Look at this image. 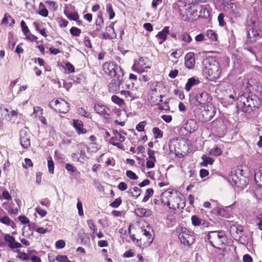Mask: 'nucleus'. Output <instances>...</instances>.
Masks as SVG:
<instances>
[{
    "label": "nucleus",
    "instance_id": "obj_1",
    "mask_svg": "<svg viewBox=\"0 0 262 262\" xmlns=\"http://www.w3.org/2000/svg\"><path fill=\"white\" fill-rule=\"evenodd\" d=\"M204 72L209 77L210 80L219 78L221 75V69L219 63L213 58H207L203 60Z\"/></svg>",
    "mask_w": 262,
    "mask_h": 262
},
{
    "label": "nucleus",
    "instance_id": "obj_2",
    "mask_svg": "<svg viewBox=\"0 0 262 262\" xmlns=\"http://www.w3.org/2000/svg\"><path fill=\"white\" fill-rule=\"evenodd\" d=\"M237 100V107L244 112L250 113L259 107V103L256 99H254L251 96L247 97L242 95L239 96Z\"/></svg>",
    "mask_w": 262,
    "mask_h": 262
},
{
    "label": "nucleus",
    "instance_id": "obj_3",
    "mask_svg": "<svg viewBox=\"0 0 262 262\" xmlns=\"http://www.w3.org/2000/svg\"><path fill=\"white\" fill-rule=\"evenodd\" d=\"M103 70L104 73L111 77L117 78L119 80L117 82V86L114 90L116 91L118 90V85L120 83V80H123L124 73L120 66L113 62H105L103 65Z\"/></svg>",
    "mask_w": 262,
    "mask_h": 262
},
{
    "label": "nucleus",
    "instance_id": "obj_4",
    "mask_svg": "<svg viewBox=\"0 0 262 262\" xmlns=\"http://www.w3.org/2000/svg\"><path fill=\"white\" fill-rule=\"evenodd\" d=\"M206 239L210 245L217 249L224 245L226 242V236L223 231H211L208 232Z\"/></svg>",
    "mask_w": 262,
    "mask_h": 262
},
{
    "label": "nucleus",
    "instance_id": "obj_5",
    "mask_svg": "<svg viewBox=\"0 0 262 262\" xmlns=\"http://www.w3.org/2000/svg\"><path fill=\"white\" fill-rule=\"evenodd\" d=\"M176 231L178 233L179 238L184 245L189 246L194 242L195 236L193 233L186 228L179 226L177 228Z\"/></svg>",
    "mask_w": 262,
    "mask_h": 262
},
{
    "label": "nucleus",
    "instance_id": "obj_6",
    "mask_svg": "<svg viewBox=\"0 0 262 262\" xmlns=\"http://www.w3.org/2000/svg\"><path fill=\"white\" fill-rule=\"evenodd\" d=\"M238 172L239 169H238V171H232L229 177V181L233 186L243 188L245 187L246 182L242 174L239 176L238 175Z\"/></svg>",
    "mask_w": 262,
    "mask_h": 262
},
{
    "label": "nucleus",
    "instance_id": "obj_7",
    "mask_svg": "<svg viewBox=\"0 0 262 262\" xmlns=\"http://www.w3.org/2000/svg\"><path fill=\"white\" fill-rule=\"evenodd\" d=\"M150 68V61L146 57H141L138 60H135L133 66V70L139 73L144 72L146 69H149Z\"/></svg>",
    "mask_w": 262,
    "mask_h": 262
},
{
    "label": "nucleus",
    "instance_id": "obj_8",
    "mask_svg": "<svg viewBox=\"0 0 262 262\" xmlns=\"http://www.w3.org/2000/svg\"><path fill=\"white\" fill-rule=\"evenodd\" d=\"M78 152L79 153V157L80 158L79 160V162L83 163L87 161L88 157L86 156L85 149H86L88 152H96L97 151L99 147L96 146L95 149L91 150V147H88L86 144L83 143H80L77 144Z\"/></svg>",
    "mask_w": 262,
    "mask_h": 262
},
{
    "label": "nucleus",
    "instance_id": "obj_9",
    "mask_svg": "<svg viewBox=\"0 0 262 262\" xmlns=\"http://www.w3.org/2000/svg\"><path fill=\"white\" fill-rule=\"evenodd\" d=\"M55 106V110L61 113H66L69 111V104L62 99H57L55 101H51L49 106L51 108Z\"/></svg>",
    "mask_w": 262,
    "mask_h": 262
},
{
    "label": "nucleus",
    "instance_id": "obj_10",
    "mask_svg": "<svg viewBox=\"0 0 262 262\" xmlns=\"http://www.w3.org/2000/svg\"><path fill=\"white\" fill-rule=\"evenodd\" d=\"M195 105L204 107L205 105L212 100V97L206 92H203L197 94L195 97Z\"/></svg>",
    "mask_w": 262,
    "mask_h": 262
},
{
    "label": "nucleus",
    "instance_id": "obj_11",
    "mask_svg": "<svg viewBox=\"0 0 262 262\" xmlns=\"http://www.w3.org/2000/svg\"><path fill=\"white\" fill-rule=\"evenodd\" d=\"M184 203L180 196L177 193H174L173 195L171 198L169 202V206H167L169 208L173 209H177L183 208L184 207Z\"/></svg>",
    "mask_w": 262,
    "mask_h": 262
},
{
    "label": "nucleus",
    "instance_id": "obj_12",
    "mask_svg": "<svg viewBox=\"0 0 262 262\" xmlns=\"http://www.w3.org/2000/svg\"><path fill=\"white\" fill-rule=\"evenodd\" d=\"M94 110L96 113L103 116L105 118H108L111 114V110L107 106L101 103L95 104Z\"/></svg>",
    "mask_w": 262,
    "mask_h": 262
},
{
    "label": "nucleus",
    "instance_id": "obj_13",
    "mask_svg": "<svg viewBox=\"0 0 262 262\" xmlns=\"http://www.w3.org/2000/svg\"><path fill=\"white\" fill-rule=\"evenodd\" d=\"M20 143L23 147L27 148L30 146V135L26 130L20 132Z\"/></svg>",
    "mask_w": 262,
    "mask_h": 262
},
{
    "label": "nucleus",
    "instance_id": "obj_14",
    "mask_svg": "<svg viewBox=\"0 0 262 262\" xmlns=\"http://www.w3.org/2000/svg\"><path fill=\"white\" fill-rule=\"evenodd\" d=\"M244 232L243 226L241 225L234 224L230 226V232L235 239H237Z\"/></svg>",
    "mask_w": 262,
    "mask_h": 262
},
{
    "label": "nucleus",
    "instance_id": "obj_15",
    "mask_svg": "<svg viewBox=\"0 0 262 262\" xmlns=\"http://www.w3.org/2000/svg\"><path fill=\"white\" fill-rule=\"evenodd\" d=\"M163 97L160 93H148V100L151 105H158L159 102L162 101Z\"/></svg>",
    "mask_w": 262,
    "mask_h": 262
},
{
    "label": "nucleus",
    "instance_id": "obj_16",
    "mask_svg": "<svg viewBox=\"0 0 262 262\" xmlns=\"http://www.w3.org/2000/svg\"><path fill=\"white\" fill-rule=\"evenodd\" d=\"M236 240L238 241L241 244L250 246L252 244V235L248 233L244 232Z\"/></svg>",
    "mask_w": 262,
    "mask_h": 262
},
{
    "label": "nucleus",
    "instance_id": "obj_17",
    "mask_svg": "<svg viewBox=\"0 0 262 262\" xmlns=\"http://www.w3.org/2000/svg\"><path fill=\"white\" fill-rule=\"evenodd\" d=\"M4 239L5 241L8 243L9 247L12 249L21 247V245L16 242L13 236L9 234H5Z\"/></svg>",
    "mask_w": 262,
    "mask_h": 262
},
{
    "label": "nucleus",
    "instance_id": "obj_18",
    "mask_svg": "<svg viewBox=\"0 0 262 262\" xmlns=\"http://www.w3.org/2000/svg\"><path fill=\"white\" fill-rule=\"evenodd\" d=\"M185 66L189 69H191L194 68L195 59L194 55L191 52L187 53L185 57Z\"/></svg>",
    "mask_w": 262,
    "mask_h": 262
},
{
    "label": "nucleus",
    "instance_id": "obj_19",
    "mask_svg": "<svg viewBox=\"0 0 262 262\" xmlns=\"http://www.w3.org/2000/svg\"><path fill=\"white\" fill-rule=\"evenodd\" d=\"M215 113V108L211 105H207L206 107H205L203 116L205 117L206 121H209L214 116Z\"/></svg>",
    "mask_w": 262,
    "mask_h": 262
},
{
    "label": "nucleus",
    "instance_id": "obj_20",
    "mask_svg": "<svg viewBox=\"0 0 262 262\" xmlns=\"http://www.w3.org/2000/svg\"><path fill=\"white\" fill-rule=\"evenodd\" d=\"M194 11L195 10L196 12L199 11V14L196 13L195 16L198 17L202 16L204 17H208L209 15V10L204 6L202 5H198L193 8Z\"/></svg>",
    "mask_w": 262,
    "mask_h": 262
},
{
    "label": "nucleus",
    "instance_id": "obj_21",
    "mask_svg": "<svg viewBox=\"0 0 262 262\" xmlns=\"http://www.w3.org/2000/svg\"><path fill=\"white\" fill-rule=\"evenodd\" d=\"M174 193L171 191H165L161 195V202L164 205L169 206V202Z\"/></svg>",
    "mask_w": 262,
    "mask_h": 262
},
{
    "label": "nucleus",
    "instance_id": "obj_22",
    "mask_svg": "<svg viewBox=\"0 0 262 262\" xmlns=\"http://www.w3.org/2000/svg\"><path fill=\"white\" fill-rule=\"evenodd\" d=\"M14 204L12 202H4L2 204L3 207L8 211L9 214L16 215L18 213V209L17 208H14Z\"/></svg>",
    "mask_w": 262,
    "mask_h": 262
},
{
    "label": "nucleus",
    "instance_id": "obj_23",
    "mask_svg": "<svg viewBox=\"0 0 262 262\" xmlns=\"http://www.w3.org/2000/svg\"><path fill=\"white\" fill-rule=\"evenodd\" d=\"M192 224L194 226L207 227L208 223L203 220L196 215H192L191 217Z\"/></svg>",
    "mask_w": 262,
    "mask_h": 262
},
{
    "label": "nucleus",
    "instance_id": "obj_24",
    "mask_svg": "<svg viewBox=\"0 0 262 262\" xmlns=\"http://www.w3.org/2000/svg\"><path fill=\"white\" fill-rule=\"evenodd\" d=\"M200 83L198 78L192 77L188 79L185 84V89L187 92H189L192 88Z\"/></svg>",
    "mask_w": 262,
    "mask_h": 262
},
{
    "label": "nucleus",
    "instance_id": "obj_25",
    "mask_svg": "<svg viewBox=\"0 0 262 262\" xmlns=\"http://www.w3.org/2000/svg\"><path fill=\"white\" fill-rule=\"evenodd\" d=\"M184 128L190 133L194 132L197 129L196 121L192 119L187 120L184 124Z\"/></svg>",
    "mask_w": 262,
    "mask_h": 262
},
{
    "label": "nucleus",
    "instance_id": "obj_26",
    "mask_svg": "<svg viewBox=\"0 0 262 262\" xmlns=\"http://www.w3.org/2000/svg\"><path fill=\"white\" fill-rule=\"evenodd\" d=\"M136 215L139 217L149 216L151 215L152 212L150 209L138 208L135 209Z\"/></svg>",
    "mask_w": 262,
    "mask_h": 262
},
{
    "label": "nucleus",
    "instance_id": "obj_27",
    "mask_svg": "<svg viewBox=\"0 0 262 262\" xmlns=\"http://www.w3.org/2000/svg\"><path fill=\"white\" fill-rule=\"evenodd\" d=\"M73 126L79 135L86 133V130L83 127V124L81 121L74 120Z\"/></svg>",
    "mask_w": 262,
    "mask_h": 262
},
{
    "label": "nucleus",
    "instance_id": "obj_28",
    "mask_svg": "<svg viewBox=\"0 0 262 262\" xmlns=\"http://www.w3.org/2000/svg\"><path fill=\"white\" fill-rule=\"evenodd\" d=\"M201 159L202 161L200 163V165L203 167H207L208 165H212L214 161V159L206 155H203Z\"/></svg>",
    "mask_w": 262,
    "mask_h": 262
},
{
    "label": "nucleus",
    "instance_id": "obj_29",
    "mask_svg": "<svg viewBox=\"0 0 262 262\" xmlns=\"http://www.w3.org/2000/svg\"><path fill=\"white\" fill-rule=\"evenodd\" d=\"M14 19L8 13H5L2 19V24L3 25H9L10 26L14 24Z\"/></svg>",
    "mask_w": 262,
    "mask_h": 262
},
{
    "label": "nucleus",
    "instance_id": "obj_30",
    "mask_svg": "<svg viewBox=\"0 0 262 262\" xmlns=\"http://www.w3.org/2000/svg\"><path fill=\"white\" fill-rule=\"evenodd\" d=\"M64 13L70 20L76 21L79 18V15L76 12H70L68 10H64Z\"/></svg>",
    "mask_w": 262,
    "mask_h": 262
},
{
    "label": "nucleus",
    "instance_id": "obj_31",
    "mask_svg": "<svg viewBox=\"0 0 262 262\" xmlns=\"http://www.w3.org/2000/svg\"><path fill=\"white\" fill-rule=\"evenodd\" d=\"M119 80H118V79L115 78H114V79L112 80V82H111V83L109 84V86H108L110 91H111L115 93H117L119 92V91L120 90V85L122 80H120V83H119V84H118V85L117 86L118 90L116 91H115L114 90V89H116V86H117V82Z\"/></svg>",
    "mask_w": 262,
    "mask_h": 262
},
{
    "label": "nucleus",
    "instance_id": "obj_32",
    "mask_svg": "<svg viewBox=\"0 0 262 262\" xmlns=\"http://www.w3.org/2000/svg\"><path fill=\"white\" fill-rule=\"evenodd\" d=\"M120 94L127 99L128 101H132L136 98L135 94L129 91L122 90L121 91Z\"/></svg>",
    "mask_w": 262,
    "mask_h": 262
},
{
    "label": "nucleus",
    "instance_id": "obj_33",
    "mask_svg": "<svg viewBox=\"0 0 262 262\" xmlns=\"http://www.w3.org/2000/svg\"><path fill=\"white\" fill-rule=\"evenodd\" d=\"M260 34H247V42L252 43L260 38Z\"/></svg>",
    "mask_w": 262,
    "mask_h": 262
},
{
    "label": "nucleus",
    "instance_id": "obj_34",
    "mask_svg": "<svg viewBox=\"0 0 262 262\" xmlns=\"http://www.w3.org/2000/svg\"><path fill=\"white\" fill-rule=\"evenodd\" d=\"M88 226L91 231L92 232V237L93 238L95 237V233L97 231V227L95 225L94 222L93 220L90 219L87 221Z\"/></svg>",
    "mask_w": 262,
    "mask_h": 262
},
{
    "label": "nucleus",
    "instance_id": "obj_35",
    "mask_svg": "<svg viewBox=\"0 0 262 262\" xmlns=\"http://www.w3.org/2000/svg\"><path fill=\"white\" fill-rule=\"evenodd\" d=\"M112 101L119 106H122L125 104L124 101L116 95H113L111 97Z\"/></svg>",
    "mask_w": 262,
    "mask_h": 262
},
{
    "label": "nucleus",
    "instance_id": "obj_36",
    "mask_svg": "<svg viewBox=\"0 0 262 262\" xmlns=\"http://www.w3.org/2000/svg\"><path fill=\"white\" fill-rule=\"evenodd\" d=\"M0 222L4 224L10 226H12L14 224L13 221L10 220L8 216H2L1 214L0 215Z\"/></svg>",
    "mask_w": 262,
    "mask_h": 262
},
{
    "label": "nucleus",
    "instance_id": "obj_37",
    "mask_svg": "<svg viewBox=\"0 0 262 262\" xmlns=\"http://www.w3.org/2000/svg\"><path fill=\"white\" fill-rule=\"evenodd\" d=\"M222 153L221 149L218 147H215L209 151V154L211 156H219Z\"/></svg>",
    "mask_w": 262,
    "mask_h": 262
},
{
    "label": "nucleus",
    "instance_id": "obj_38",
    "mask_svg": "<svg viewBox=\"0 0 262 262\" xmlns=\"http://www.w3.org/2000/svg\"><path fill=\"white\" fill-rule=\"evenodd\" d=\"M129 192L133 196H135L136 198H137L140 195L141 190L137 187H135L133 189H130Z\"/></svg>",
    "mask_w": 262,
    "mask_h": 262
},
{
    "label": "nucleus",
    "instance_id": "obj_39",
    "mask_svg": "<svg viewBox=\"0 0 262 262\" xmlns=\"http://www.w3.org/2000/svg\"><path fill=\"white\" fill-rule=\"evenodd\" d=\"M149 93H160V86L158 85V83H153L150 85V90Z\"/></svg>",
    "mask_w": 262,
    "mask_h": 262
},
{
    "label": "nucleus",
    "instance_id": "obj_40",
    "mask_svg": "<svg viewBox=\"0 0 262 262\" xmlns=\"http://www.w3.org/2000/svg\"><path fill=\"white\" fill-rule=\"evenodd\" d=\"M49 8L53 11H56L58 9V5L54 1L48 0L46 2Z\"/></svg>",
    "mask_w": 262,
    "mask_h": 262
},
{
    "label": "nucleus",
    "instance_id": "obj_41",
    "mask_svg": "<svg viewBox=\"0 0 262 262\" xmlns=\"http://www.w3.org/2000/svg\"><path fill=\"white\" fill-rule=\"evenodd\" d=\"M17 41V38L14 36V35L13 34H11L9 36V48L13 49Z\"/></svg>",
    "mask_w": 262,
    "mask_h": 262
},
{
    "label": "nucleus",
    "instance_id": "obj_42",
    "mask_svg": "<svg viewBox=\"0 0 262 262\" xmlns=\"http://www.w3.org/2000/svg\"><path fill=\"white\" fill-rule=\"evenodd\" d=\"M154 190L152 188H148L146 190L145 195L144 196L142 202H146L148 199L153 195Z\"/></svg>",
    "mask_w": 262,
    "mask_h": 262
},
{
    "label": "nucleus",
    "instance_id": "obj_43",
    "mask_svg": "<svg viewBox=\"0 0 262 262\" xmlns=\"http://www.w3.org/2000/svg\"><path fill=\"white\" fill-rule=\"evenodd\" d=\"M155 39L158 43L160 45L162 44L166 39V34H157L155 36Z\"/></svg>",
    "mask_w": 262,
    "mask_h": 262
},
{
    "label": "nucleus",
    "instance_id": "obj_44",
    "mask_svg": "<svg viewBox=\"0 0 262 262\" xmlns=\"http://www.w3.org/2000/svg\"><path fill=\"white\" fill-rule=\"evenodd\" d=\"M152 133L155 138H161L163 136L162 132L158 127H154L152 129Z\"/></svg>",
    "mask_w": 262,
    "mask_h": 262
},
{
    "label": "nucleus",
    "instance_id": "obj_45",
    "mask_svg": "<svg viewBox=\"0 0 262 262\" xmlns=\"http://www.w3.org/2000/svg\"><path fill=\"white\" fill-rule=\"evenodd\" d=\"M106 11L109 15L110 19H113L114 17L115 14L113 10V8L111 4H107L106 5Z\"/></svg>",
    "mask_w": 262,
    "mask_h": 262
},
{
    "label": "nucleus",
    "instance_id": "obj_46",
    "mask_svg": "<svg viewBox=\"0 0 262 262\" xmlns=\"http://www.w3.org/2000/svg\"><path fill=\"white\" fill-rule=\"evenodd\" d=\"M125 138L121 134L117 135V136H113L111 138L110 141H117L120 142H123L125 141Z\"/></svg>",
    "mask_w": 262,
    "mask_h": 262
},
{
    "label": "nucleus",
    "instance_id": "obj_47",
    "mask_svg": "<svg viewBox=\"0 0 262 262\" xmlns=\"http://www.w3.org/2000/svg\"><path fill=\"white\" fill-rule=\"evenodd\" d=\"M206 40L208 43L217 40V34H206Z\"/></svg>",
    "mask_w": 262,
    "mask_h": 262
},
{
    "label": "nucleus",
    "instance_id": "obj_48",
    "mask_svg": "<svg viewBox=\"0 0 262 262\" xmlns=\"http://www.w3.org/2000/svg\"><path fill=\"white\" fill-rule=\"evenodd\" d=\"M38 13L43 17H47L48 15V10L43 7L41 3L39 5V11Z\"/></svg>",
    "mask_w": 262,
    "mask_h": 262
},
{
    "label": "nucleus",
    "instance_id": "obj_49",
    "mask_svg": "<svg viewBox=\"0 0 262 262\" xmlns=\"http://www.w3.org/2000/svg\"><path fill=\"white\" fill-rule=\"evenodd\" d=\"M48 167L49 169V172L50 173L53 174L54 173V165L53 160L51 158L49 160H48Z\"/></svg>",
    "mask_w": 262,
    "mask_h": 262
},
{
    "label": "nucleus",
    "instance_id": "obj_50",
    "mask_svg": "<svg viewBox=\"0 0 262 262\" xmlns=\"http://www.w3.org/2000/svg\"><path fill=\"white\" fill-rule=\"evenodd\" d=\"M126 176L131 180H136L138 179V176L133 171L128 170L126 172Z\"/></svg>",
    "mask_w": 262,
    "mask_h": 262
},
{
    "label": "nucleus",
    "instance_id": "obj_51",
    "mask_svg": "<svg viewBox=\"0 0 262 262\" xmlns=\"http://www.w3.org/2000/svg\"><path fill=\"white\" fill-rule=\"evenodd\" d=\"M121 203L122 200L121 198H118L115 199L113 202L111 203L110 206L112 208H117L121 204Z\"/></svg>",
    "mask_w": 262,
    "mask_h": 262
},
{
    "label": "nucleus",
    "instance_id": "obj_52",
    "mask_svg": "<svg viewBox=\"0 0 262 262\" xmlns=\"http://www.w3.org/2000/svg\"><path fill=\"white\" fill-rule=\"evenodd\" d=\"M17 252L19 253V254L17 256V257L23 260H27L29 258V256L26 253L20 252L19 250H17Z\"/></svg>",
    "mask_w": 262,
    "mask_h": 262
},
{
    "label": "nucleus",
    "instance_id": "obj_53",
    "mask_svg": "<svg viewBox=\"0 0 262 262\" xmlns=\"http://www.w3.org/2000/svg\"><path fill=\"white\" fill-rule=\"evenodd\" d=\"M256 225L260 230H262V212L256 218Z\"/></svg>",
    "mask_w": 262,
    "mask_h": 262
},
{
    "label": "nucleus",
    "instance_id": "obj_54",
    "mask_svg": "<svg viewBox=\"0 0 262 262\" xmlns=\"http://www.w3.org/2000/svg\"><path fill=\"white\" fill-rule=\"evenodd\" d=\"M24 35L25 36V38L26 39L31 41H35L37 39V37L34 35L33 34H24Z\"/></svg>",
    "mask_w": 262,
    "mask_h": 262
},
{
    "label": "nucleus",
    "instance_id": "obj_55",
    "mask_svg": "<svg viewBox=\"0 0 262 262\" xmlns=\"http://www.w3.org/2000/svg\"><path fill=\"white\" fill-rule=\"evenodd\" d=\"M142 232L143 234L147 238L148 242L151 243L153 241V237H152V235L151 234V233L146 230H143Z\"/></svg>",
    "mask_w": 262,
    "mask_h": 262
},
{
    "label": "nucleus",
    "instance_id": "obj_56",
    "mask_svg": "<svg viewBox=\"0 0 262 262\" xmlns=\"http://www.w3.org/2000/svg\"><path fill=\"white\" fill-rule=\"evenodd\" d=\"M56 260L58 262H69V260L66 255H57Z\"/></svg>",
    "mask_w": 262,
    "mask_h": 262
},
{
    "label": "nucleus",
    "instance_id": "obj_57",
    "mask_svg": "<svg viewBox=\"0 0 262 262\" xmlns=\"http://www.w3.org/2000/svg\"><path fill=\"white\" fill-rule=\"evenodd\" d=\"M35 211L39 214L41 217H44L47 214V212L45 210L41 209L40 207L37 206L35 209Z\"/></svg>",
    "mask_w": 262,
    "mask_h": 262
},
{
    "label": "nucleus",
    "instance_id": "obj_58",
    "mask_svg": "<svg viewBox=\"0 0 262 262\" xmlns=\"http://www.w3.org/2000/svg\"><path fill=\"white\" fill-rule=\"evenodd\" d=\"M78 112H79V114L84 116L85 117L88 118H91L90 113L89 112L86 111L83 108H80L78 110Z\"/></svg>",
    "mask_w": 262,
    "mask_h": 262
},
{
    "label": "nucleus",
    "instance_id": "obj_59",
    "mask_svg": "<svg viewBox=\"0 0 262 262\" xmlns=\"http://www.w3.org/2000/svg\"><path fill=\"white\" fill-rule=\"evenodd\" d=\"M3 198L8 200L10 201L12 199V196L11 194L9 193L8 190L5 189L2 193Z\"/></svg>",
    "mask_w": 262,
    "mask_h": 262
},
{
    "label": "nucleus",
    "instance_id": "obj_60",
    "mask_svg": "<svg viewBox=\"0 0 262 262\" xmlns=\"http://www.w3.org/2000/svg\"><path fill=\"white\" fill-rule=\"evenodd\" d=\"M159 105V109L160 110H165V111H168V110H169L170 109V107L169 106V105H168V102H167V101H165L164 102V103L163 104H158Z\"/></svg>",
    "mask_w": 262,
    "mask_h": 262
},
{
    "label": "nucleus",
    "instance_id": "obj_61",
    "mask_svg": "<svg viewBox=\"0 0 262 262\" xmlns=\"http://www.w3.org/2000/svg\"><path fill=\"white\" fill-rule=\"evenodd\" d=\"M65 167L68 171H71L72 172H75L77 170L75 167H74L72 164L69 163L66 164Z\"/></svg>",
    "mask_w": 262,
    "mask_h": 262
},
{
    "label": "nucleus",
    "instance_id": "obj_62",
    "mask_svg": "<svg viewBox=\"0 0 262 262\" xmlns=\"http://www.w3.org/2000/svg\"><path fill=\"white\" fill-rule=\"evenodd\" d=\"M65 242L62 239L57 241L55 243L56 248L57 249H62L65 246Z\"/></svg>",
    "mask_w": 262,
    "mask_h": 262
},
{
    "label": "nucleus",
    "instance_id": "obj_63",
    "mask_svg": "<svg viewBox=\"0 0 262 262\" xmlns=\"http://www.w3.org/2000/svg\"><path fill=\"white\" fill-rule=\"evenodd\" d=\"M20 26L23 33H28L29 32L28 26L24 20H22L21 21Z\"/></svg>",
    "mask_w": 262,
    "mask_h": 262
},
{
    "label": "nucleus",
    "instance_id": "obj_64",
    "mask_svg": "<svg viewBox=\"0 0 262 262\" xmlns=\"http://www.w3.org/2000/svg\"><path fill=\"white\" fill-rule=\"evenodd\" d=\"M182 55V51L181 50H178L173 52L171 54V56H173L174 58H179Z\"/></svg>",
    "mask_w": 262,
    "mask_h": 262
}]
</instances>
